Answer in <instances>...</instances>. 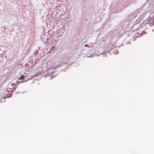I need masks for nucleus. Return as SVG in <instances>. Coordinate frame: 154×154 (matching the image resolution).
Instances as JSON below:
<instances>
[{
	"instance_id": "nucleus-1",
	"label": "nucleus",
	"mask_w": 154,
	"mask_h": 154,
	"mask_svg": "<svg viewBox=\"0 0 154 154\" xmlns=\"http://www.w3.org/2000/svg\"><path fill=\"white\" fill-rule=\"evenodd\" d=\"M24 78V76L23 75H22L18 79V80H23Z\"/></svg>"
},
{
	"instance_id": "nucleus-2",
	"label": "nucleus",
	"mask_w": 154,
	"mask_h": 154,
	"mask_svg": "<svg viewBox=\"0 0 154 154\" xmlns=\"http://www.w3.org/2000/svg\"><path fill=\"white\" fill-rule=\"evenodd\" d=\"M85 47H88V45L87 44H85Z\"/></svg>"
},
{
	"instance_id": "nucleus-3",
	"label": "nucleus",
	"mask_w": 154,
	"mask_h": 154,
	"mask_svg": "<svg viewBox=\"0 0 154 154\" xmlns=\"http://www.w3.org/2000/svg\"><path fill=\"white\" fill-rule=\"evenodd\" d=\"M28 80H26L25 81H23V82H26Z\"/></svg>"
}]
</instances>
